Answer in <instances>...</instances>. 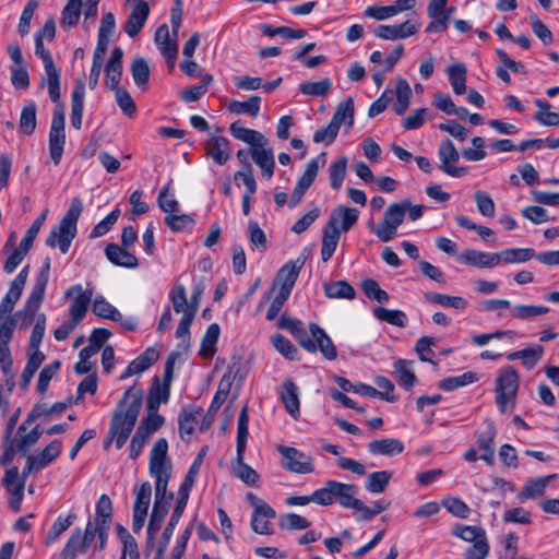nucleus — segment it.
Returning a JSON list of instances; mask_svg holds the SVG:
<instances>
[{
    "label": "nucleus",
    "mask_w": 559,
    "mask_h": 559,
    "mask_svg": "<svg viewBox=\"0 0 559 559\" xmlns=\"http://www.w3.org/2000/svg\"><path fill=\"white\" fill-rule=\"evenodd\" d=\"M144 391L135 385L124 391L114 409L109 430L111 437H118L117 449L120 450L133 431L143 403Z\"/></svg>",
    "instance_id": "nucleus-1"
},
{
    "label": "nucleus",
    "mask_w": 559,
    "mask_h": 559,
    "mask_svg": "<svg viewBox=\"0 0 559 559\" xmlns=\"http://www.w3.org/2000/svg\"><path fill=\"white\" fill-rule=\"evenodd\" d=\"M359 211L354 207L338 205L330 214L323 228L321 259L328 262L334 254L341 238V233L348 231L357 223Z\"/></svg>",
    "instance_id": "nucleus-2"
},
{
    "label": "nucleus",
    "mask_w": 559,
    "mask_h": 559,
    "mask_svg": "<svg viewBox=\"0 0 559 559\" xmlns=\"http://www.w3.org/2000/svg\"><path fill=\"white\" fill-rule=\"evenodd\" d=\"M83 207L81 198L75 197L71 200L70 206L59 225L52 228L46 238V245L48 247H58L62 253L69 251L71 242L76 236V224Z\"/></svg>",
    "instance_id": "nucleus-3"
},
{
    "label": "nucleus",
    "mask_w": 559,
    "mask_h": 559,
    "mask_svg": "<svg viewBox=\"0 0 559 559\" xmlns=\"http://www.w3.org/2000/svg\"><path fill=\"white\" fill-rule=\"evenodd\" d=\"M249 417L247 413V407H242L238 417L237 424V455L233 461L231 469L233 474L243 481L246 485L251 487H258L260 476L255 469H253L250 465L246 464L243 461V454L246 451L247 439L249 435L248 430Z\"/></svg>",
    "instance_id": "nucleus-4"
},
{
    "label": "nucleus",
    "mask_w": 559,
    "mask_h": 559,
    "mask_svg": "<svg viewBox=\"0 0 559 559\" xmlns=\"http://www.w3.org/2000/svg\"><path fill=\"white\" fill-rule=\"evenodd\" d=\"M358 490L356 485L328 480L324 487L319 488L320 506L326 507L336 502L343 508L355 510L359 506V499L356 498Z\"/></svg>",
    "instance_id": "nucleus-5"
},
{
    "label": "nucleus",
    "mask_w": 559,
    "mask_h": 559,
    "mask_svg": "<svg viewBox=\"0 0 559 559\" xmlns=\"http://www.w3.org/2000/svg\"><path fill=\"white\" fill-rule=\"evenodd\" d=\"M520 385V378L516 370L507 366L499 370L496 379V404L498 409L504 414L508 408H513Z\"/></svg>",
    "instance_id": "nucleus-6"
},
{
    "label": "nucleus",
    "mask_w": 559,
    "mask_h": 559,
    "mask_svg": "<svg viewBox=\"0 0 559 559\" xmlns=\"http://www.w3.org/2000/svg\"><path fill=\"white\" fill-rule=\"evenodd\" d=\"M35 53L43 60L46 78H41L40 87L47 85L49 98L57 103L60 99V71L56 68L49 50L44 46L41 34L35 36Z\"/></svg>",
    "instance_id": "nucleus-7"
},
{
    "label": "nucleus",
    "mask_w": 559,
    "mask_h": 559,
    "mask_svg": "<svg viewBox=\"0 0 559 559\" xmlns=\"http://www.w3.org/2000/svg\"><path fill=\"white\" fill-rule=\"evenodd\" d=\"M408 204L392 203L384 212L383 219L371 231L382 241L389 242L397 235V228L403 224Z\"/></svg>",
    "instance_id": "nucleus-8"
},
{
    "label": "nucleus",
    "mask_w": 559,
    "mask_h": 559,
    "mask_svg": "<svg viewBox=\"0 0 559 559\" xmlns=\"http://www.w3.org/2000/svg\"><path fill=\"white\" fill-rule=\"evenodd\" d=\"M205 290V283L203 280H200L199 282L194 283L192 293L189 299L190 307L189 312L187 313L186 318H180L179 324L176 330V337L180 340V343L178 344V348L182 349L183 352H187L190 347V326L194 320V317L198 312L202 296Z\"/></svg>",
    "instance_id": "nucleus-9"
},
{
    "label": "nucleus",
    "mask_w": 559,
    "mask_h": 559,
    "mask_svg": "<svg viewBox=\"0 0 559 559\" xmlns=\"http://www.w3.org/2000/svg\"><path fill=\"white\" fill-rule=\"evenodd\" d=\"M309 333L302 340L300 346L308 353L320 352L328 360L337 357V350L326 332L317 323H309Z\"/></svg>",
    "instance_id": "nucleus-10"
},
{
    "label": "nucleus",
    "mask_w": 559,
    "mask_h": 559,
    "mask_svg": "<svg viewBox=\"0 0 559 559\" xmlns=\"http://www.w3.org/2000/svg\"><path fill=\"white\" fill-rule=\"evenodd\" d=\"M49 274H50V260L49 258H46L43 265L40 266V270L38 271L35 283L32 287L31 294L26 300L25 304V314L27 317V320L24 321L23 325H26L28 322H31L35 316L37 310L39 309L44 297L46 287L49 281Z\"/></svg>",
    "instance_id": "nucleus-11"
},
{
    "label": "nucleus",
    "mask_w": 559,
    "mask_h": 559,
    "mask_svg": "<svg viewBox=\"0 0 559 559\" xmlns=\"http://www.w3.org/2000/svg\"><path fill=\"white\" fill-rule=\"evenodd\" d=\"M246 499L249 504L253 508L251 516V528L257 534L271 535L273 530L271 528L270 520L275 519V510L267 504L263 499L255 496L253 492H248Z\"/></svg>",
    "instance_id": "nucleus-12"
},
{
    "label": "nucleus",
    "mask_w": 559,
    "mask_h": 559,
    "mask_svg": "<svg viewBox=\"0 0 559 559\" xmlns=\"http://www.w3.org/2000/svg\"><path fill=\"white\" fill-rule=\"evenodd\" d=\"M64 126H66L64 108L62 105H58V106H56V108L53 110L51 126H50V130H49V154H50V157L56 166L60 164V160H61L62 154H63V150H64V144H66Z\"/></svg>",
    "instance_id": "nucleus-13"
},
{
    "label": "nucleus",
    "mask_w": 559,
    "mask_h": 559,
    "mask_svg": "<svg viewBox=\"0 0 559 559\" xmlns=\"http://www.w3.org/2000/svg\"><path fill=\"white\" fill-rule=\"evenodd\" d=\"M168 442L165 438H159L154 443L148 463V472L155 481L169 480L171 476V465L167 456Z\"/></svg>",
    "instance_id": "nucleus-14"
},
{
    "label": "nucleus",
    "mask_w": 559,
    "mask_h": 559,
    "mask_svg": "<svg viewBox=\"0 0 559 559\" xmlns=\"http://www.w3.org/2000/svg\"><path fill=\"white\" fill-rule=\"evenodd\" d=\"M460 153L450 139L443 140L438 148V157L440 160L439 168L448 176L461 178L467 175V167H459L455 164L460 160Z\"/></svg>",
    "instance_id": "nucleus-15"
},
{
    "label": "nucleus",
    "mask_w": 559,
    "mask_h": 559,
    "mask_svg": "<svg viewBox=\"0 0 559 559\" xmlns=\"http://www.w3.org/2000/svg\"><path fill=\"white\" fill-rule=\"evenodd\" d=\"M278 452L283 456L282 466L293 473L309 474L314 471L313 459L302 451L286 445H278Z\"/></svg>",
    "instance_id": "nucleus-16"
},
{
    "label": "nucleus",
    "mask_w": 559,
    "mask_h": 559,
    "mask_svg": "<svg viewBox=\"0 0 559 559\" xmlns=\"http://www.w3.org/2000/svg\"><path fill=\"white\" fill-rule=\"evenodd\" d=\"M23 289V287L11 282L9 290L0 302V332L14 333L16 320L11 312L19 301Z\"/></svg>",
    "instance_id": "nucleus-17"
},
{
    "label": "nucleus",
    "mask_w": 559,
    "mask_h": 559,
    "mask_svg": "<svg viewBox=\"0 0 559 559\" xmlns=\"http://www.w3.org/2000/svg\"><path fill=\"white\" fill-rule=\"evenodd\" d=\"M93 288L83 289L81 284H75L68 288L64 293V298H72L69 307V316L81 322L88 309L92 301Z\"/></svg>",
    "instance_id": "nucleus-18"
},
{
    "label": "nucleus",
    "mask_w": 559,
    "mask_h": 559,
    "mask_svg": "<svg viewBox=\"0 0 559 559\" xmlns=\"http://www.w3.org/2000/svg\"><path fill=\"white\" fill-rule=\"evenodd\" d=\"M418 31V25L407 20L396 25H378L374 29V35L384 40L404 39L415 35Z\"/></svg>",
    "instance_id": "nucleus-19"
},
{
    "label": "nucleus",
    "mask_w": 559,
    "mask_h": 559,
    "mask_svg": "<svg viewBox=\"0 0 559 559\" xmlns=\"http://www.w3.org/2000/svg\"><path fill=\"white\" fill-rule=\"evenodd\" d=\"M457 261L462 264L479 269H491L499 264V257L497 252L490 253L475 249H467L459 254Z\"/></svg>",
    "instance_id": "nucleus-20"
},
{
    "label": "nucleus",
    "mask_w": 559,
    "mask_h": 559,
    "mask_svg": "<svg viewBox=\"0 0 559 559\" xmlns=\"http://www.w3.org/2000/svg\"><path fill=\"white\" fill-rule=\"evenodd\" d=\"M154 40L160 53L170 63V67L174 68L178 53V44L176 39L170 37L167 24H162L157 27Z\"/></svg>",
    "instance_id": "nucleus-21"
},
{
    "label": "nucleus",
    "mask_w": 559,
    "mask_h": 559,
    "mask_svg": "<svg viewBox=\"0 0 559 559\" xmlns=\"http://www.w3.org/2000/svg\"><path fill=\"white\" fill-rule=\"evenodd\" d=\"M280 399L284 405L285 411L294 419H298L300 416L299 390L293 380L288 379L282 383Z\"/></svg>",
    "instance_id": "nucleus-22"
},
{
    "label": "nucleus",
    "mask_w": 559,
    "mask_h": 559,
    "mask_svg": "<svg viewBox=\"0 0 559 559\" xmlns=\"http://www.w3.org/2000/svg\"><path fill=\"white\" fill-rule=\"evenodd\" d=\"M97 525V523L93 522L91 519L87 521L84 534L81 533V538L83 540V548H90L95 539L97 538L98 543L94 546L95 550L103 551L108 542L109 531L110 528Z\"/></svg>",
    "instance_id": "nucleus-23"
},
{
    "label": "nucleus",
    "mask_w": 559,
    "mask_h": 559,
    "mask_svg": "<svg viewBox=\"0 0 559 559\" xmlns=\"http://www.w3.org/2000/svg\"><path fill=\"white\" fill-rule=\"evenodd\" d=\"M496 428L491 421H488L485 429L477 432V445L483 452L480 459L484 460L488 465L493 464L495 460V439Z\"/></svg>",
    "instance_id": "nucleus-24"
},
{
    "label": "nucleus",
    "mask_w": 559,
    "mask_h": 559,
    "mask_svg": "<svg viewBox=\"0 0 559 559\" xmlns=\"http://www.w3.org/2000/svg\"><path fill=\"white\" fill-rule=\"evenodd\" d=\"M150 14L148 4L145 1H140L132 9L124 24V32L131 38L135 37L143 28Z\"/></svg>",
    "instance_id": "nucleus-25"
},
{
    "label": "nucleus",
    "mask_w": 559,
    "mask_h": 559,
    "mask_svg": "<svg viewBox=\"0 0 559 559\" xmlns=\"http://www.w3.org/2000/svg\"><path fill=\"white\" fill-rule=\"evenodd\" d=\"M159 357L158 352L153 348H146L140 356L133 359L124 371L121 373L120 379L124 380L133 374H140L148 369Z\"/></svg>",
    "instance_id": "nucleus-26"
},
{
    "label": "nucleus",
    "mask_w": 559,
    "mask_h": 559,
    "mask_svg": "<svg viewBox=\"0 0 559 559\" xmlns=\"http://www.w3.org/2000/svg\"><path fill=\"white\" fill-rule=\"evenodd\" d=\"M122 57H123L122 49L119 47H116L111 51V56L105 67L106 84L112 91H115L117 88H121L119 86V83H120L121 75H122Z\"/></svg>",
    "instance_id": "nucleus-27"
},
{
    "label": "nucleus",
    "mask_w": 559,
    "mask_h": 559,
    "mask_svg": "<svg viewBox=\"0 0 559 559\" xmlns=\"http://www.w3.org/2000/svg\"><path fill=\"white\" fill-rule=\"evenodd\" d=\"M128 248L120 247L117 243H108L105 248L107 259L115 265L135 269L139 265L138 258L127 250Z\"/></svg>",
    "instance_id": "nucleus-28"
},
{
    "label": "nucleus",
    "mask_w": 559,
    "mask_h": 559,
    "mask_svg": "<svg viewBox=\"0 0 559 559\" xmlns=\"http://www.w3.org/2000/svg\"><path fill=\"white\" fill-rule=\"evenodd\" d=\"M228 146V139L221 135L210 138L204 144L206 155L218 165H225L228 162L230 157Z\"/></svg>",
    "instance_id": "nucleus-29"
},
{
    "label": "nucleus",
    "mask_w": 559,
    "mask_h": 559,
    "mask_svg": "<svg viewBox=\"0 0 559 559\" xmlns=\"http://www.w3.org/2000/svg\"><path fill=\"white\" fill-rule=\"evenodd\" d=\"M265 145L260 144L259 146L250 147V154L254 163L261 168L262 176L271 179L274 174L275 160L272 148L265 147Z\"/></svg>",
    "instance_id": "nucleus-30"
},
{
    "label": "nucleus",
    "mask_w": 559,
    "mask_h": 559,
    "mask_svg": "<svg viewBox=\"0 0 559 559\" xmlns=\"http://www.w3.org/2000/svg\"><path fill=\"white\" fill-rule=\"evenodd\" d=\"M169 480L155 481V497L153 503V510L151 514H156L165 520L171 501L174 500V493L167 491Z\"/></svg>",
    "instance_id": "nucleus-31"
},
{
    "label": "nucleus",
    "mask_w": 559,
    "mask_h": 559,
    "mask_svg": "<svg viewBox=\"0 0 559 559\" xmlns=\"http://www.w3.org/2000/svg\"><path fill=\"white\" fill-rule=\"evenodd\" d=\"M404 449V443L395 438H383L368 443V451L372 455L395 456L401 454Z\"/></svg>",
    "instance_id": "nucleus-32"
},
{
    "label": "nucleus",
    "mask_w": 559,
    "mask_h": 559,
    "mask_svg": "<svg viewBox=\"0 0 559 559\" xmlns=\"http://www.w3.org/2000/svg\"><path fill=\"white\" fill-rule=\"evenodd\" d=\"M452 534L465 542L473 543V545L480 544L490 549L486 531L479 526L456 524L452 530Z\"/></svg>",
    "instance_id": "nucleus-33"
},
{
    "label": "nucleus",
    "mask_w": 559,
    "mask_h": 559,
    "mask_svg": "<svg viewBox=\"0 0 559 559\" xmlns=\"http://www.w3.org/2000/svg\"><path fill=\"white\" fill-rule=\"evenodd\" d=\"M229 132L235 139L249 144L250 147L267 144V140L261 132L246 128L239 121L230 124Z\"/></svg>",
    "instance_id": "nucleus-34"
},
{
    "label": "nucleus",
    "mask_w": 559,
    "mask_h": 559,
    "mask_svg": "<svg viewBox=\"0 0 559 559\" xmlns=\"http://www.w3.org/2000/svg\"><path fill=\"white\" fill-rule=\"evenodd\" d=\"M302 262L299 260L288 261L277 272V280L281 282L280 289L292 293L295 283L298 278Z\"/></svg>",
    "instance_id": "nucleus-35"
},
{
    "label": "nucleus",
    "mask_w": 559,
    "mask_h": 559,
    "mask_svg": "<svg viewBox=\"0 0 559 559\" xmlns=\"http://www.w3.org/2000/svg\"><path fill=\"white\" fill-rule=\"evenodd\" d=\"M170 388L162 384L158 377H155L146 399V409L158 412L159 406L168 402Z\"/></svg>",
    "instance_id": "nucleus-36"
},
{
    "label": "nucleus",
    "mask_w": 559,
    "mask_h": 559,
    "mask_svg": "<svg viewBox=\"0 0 559 559\" xmlns=\"http://www.w3.org/2000/svg\"><path fill=\"white\" fill-rule=\"evenodd\" d=\"M221 334V328L217 323L207 326L200 344L199 355L205 359H211L216 353V344Z\"/></svg>",
    "instance_id": "nucleus-37"
},
{
    "label": "nucleus",
    "mask_w": 559,
    "mask_h": 559,
    "mask_svg": "<svg viewBox=\"0 0 559 559\" xmlns=\"http://www.w3.org/2000/svg\"><path fill=\"white\" fill-rule=\"evenodd\" d=\"M261 102V97L257 95L250 96L247 100L233 99L228 104V110L235 115H248L255 118L260 114Z\"/></svg>",
    "instance_id": "nucleus-38"
},
{
    "label": "nucleus",
    "mask_w": 559,
    "mask_h": 559,
    "mask_svg": "<svg viewBox=\"0 0 559 559\" xmlns=\"http://www.w3.org/2000/svg\"><path fill=\"white\" fill-rule=\"evenodd\" d=\"M76 513H69L68 515L60 514L53 524L50 526L45 539L44 544L46 546H50L56 543L59 537L70 527L76 520Z\"/></svg>",
    "instance_id": "nucleus-39"
},
{
    "label": "nucleus",
    "mask_w": 559,
    "mask_h": 559,
    "mask_svg": "<svg viewBox=\"0 0 559 559\" xmlns=\"http://www.w3.org/2000/svg\"><path fill=\"white\" fill-rule=\"evenodd\" d=\"M556 477V474L548 475L538 478H528L522 491L519 493V498L523 499H535L539 498L545 493L548 483Z\"/></svg>",
    "instance_id": "nucleus-40"
},
{
    "label": "nucleus",
    "mask_w": 559,
    "mask_h": 559,
    "mask_svg": "<svg viewBox=\"0 0 559 559\" xmlns=\"http://www.w3.org/2000/svg\"><path fill=\"white\" fill-rule=\"evenodd\" d=\"M114 516L112 501L108 495L103 493L95 504V518L92 520L97 525L110 528Z\"/></svg>",
    "instance_id": "nucleus-41"
},
{
    "label": "nucleus",
    "mask_w": 559,
    "mask_h": 559,
    "mask_svg": "<svg viewBox=\"0 0 559 559\" xmlns=\"http://www.w3.org/2000/svg\"><path fill=\"white\" fill-rule=\"evenodd\" d=\"M201 408L187 406L181 409L178 416L179 433L183 439L193 433L194 427L198 423V416L201 414Z\"/></svg>",
    "instance_id": "nucleus-42"
},
{
    "label": "nucleus",
    "mask_w": 559,
    "mask_h": 559,
    "mask_svg": "<svg viewBox=\"0 0 559 559\" xmlns=\"http://www.w3.org/2000/svg\"><path fill=\"white\" fill-rule=\"evenodd\" d=\"M323 290L331 299H354L356 297L355 288L346 281H336L323 284Z\"/></svg>",
    "instance_id": "nucleus-43"
},
{
    "label": "nucleus",
    "mask_w": 559,
    "mask_h": 559,
    "mask_svg": "<svg viewBox=\"0 0 559 559\" xmlns=\"http://www.w3.org/2000/svg\"><path fill=\"white\" fill-rule=\"evenodd\" d=\"M413 361L406 359H397L394 362V370L396 373V381L399 385L404 388L406 391L413 389L416 382V376L412 369Z\"/></svg>",
    "instance_id": "nucleus-44"
},
{
    "label": "nucleus",
    "mask_w": 559,
    "mask_h": 559,
    "mask_svg": "<svg viewBox=\"0 0 559 559\" xmlns=\"http://www.w3.org/2000/svg\"><path fill=\"white\" fill-rule=\"evenodd\" d=\"M425 299L430 304L456 310H465L468 306V301L463 297L439 293H427L425 294Z\"/></svg>",
    "instance_id": "nucleus-45"
},
{
    "label": "nucleus",
    "mask_w": 559,
    "mask_h": 559,
    "mask_svg": "<svg viewBox=\"0 0 559 559\" xmlns=\"http://www.w3.org/2000/svg\"><path fill=\"white\" fill-rule=\"evenodd\" d=\"M372 313L379 321L386 322L397 328H405L408 323V318L402 310L377 307L372 310Z\"/></svg>",
    "instance_id": "nucleus-46"
},
{
    "label": "nucleus",
    "mask_w": 559,
    "mask_h": 559,
    "mask_svg": "<svg viewBox=\"0 0 559 559\" xmlns=\"http://www.w3.org/2000/svg\"><path fill=\"white\" fill-rule=\"evenodd\" d=\"M14 333H7L5 331L0 332V369L5 376H14L13 359L10 350V342L13 338Z\"/></svg>",
    "instance_id": "nucleus-47"
},
{
    "label": "nucleus",
    "mask_w": 559,
    "mask_h": 559,
    "mask_svg": "<svg viewBox=\"0 0 559 559\" xmlns=\"http://www.w3.org/2000/svg\"><path fill=\"white\" fill-rule=\"evenodd\" d=\"M189 498H183V496H179L176 506L174 508V511L171 513L170 520L167 523L166 527L164 528L163 535H162V542L160 544L164 545V547H167L173 533L175 531V527L177 526L180 518L182 516L185 509L187 507Z\"/></svg>",
    "instance_id": "nucleus-48"
},
{
    "label": "nucleus",
    "mask_w": 559,
    "mask_h": 559,
    "mask_svg": "<svg viewBox=\"0 0 559 559\" xmlns=\"http://www.w3.org/2000/svg\"><path fill=\"white\" fill-rule=\"evenodd\" d=\"M535 105L538 110L536 111L534 119L542 126L557 127L559 126V112L551 111V105L545 99H535Z\"/></svg>",
    "instance_id": "nucleus-49"
},
{
    "label": "nucleus",
    "mask_w": 559,
    "mask_h": 559,
    "mask_svg": "<svg viewBox=\"0 0 559 559\" xmlns=\"http://www.w3.org/2000/svg\"><path fill=\"white\" fill-rule=\"evenodd\" d=\"M87 547L83 549V540L81 538V528L76 527L72 531L63 549L61 550V559H75L78 554H86Z\"/></svg>",
    "instance_id": "nucleus-50"
},
{
    "label": "nucleus",
    "mask_w": 559,
    "mask_h": 559,
    "mask_svg": "<svg viewBox=\"0 0 559 559\" xmlns=\"http://www.w3.org/2000/svg\"><path fill=\"white\" fill-rule=\"evenodd\" d=\"M82 13L81 0H68L66 7L62 9L60 25L64 29L74 27L80 20Z\"/></svg>",
    "instance_id": "nucleus-51"
},
{
    "label": "nucleus",
    "mask_w": 559,
    "mask_h": 559,
    "mask_svg": "<svg viewBox=\"0 0 559 559\" xmlns=\"http://www.w3.org/2000/svg\"><path fill=\"white\" fill-rule=\"evenodd\" d=\"M447 73L449 75V81L452 86L453 92L456 95H462L466 92V73L467 69L463 63H456L450 66L447 69Z\"/></svg>",
    "instance_id": "nucleus-52"
},
{
    "label": "nucleus",
    "mask_w": 559,
    "mask_h": 559,
    "mask_svg": "<svg viewBox=\"0 0 559 559\" xmlns=\"http://www.w3.org/2000/svg\"><path fill=\"white\" fill-rule=\"evenodd\" d=\"M392 476L393 473L390 471L373 472L367 476L365 488L371 493H381L386 489Z\"/></svg>",
    "instance_id": "nucleus-53"
},
{
    "label": "nucleus",
    "mask_w": 559,
    "mask_h": 559,
    "mask_svg": "<svg viewBox=\"0 0 559 559\" xmlns=\"http://www.w3.org/2000/svg\"><path fill=\"white\" fill-rule=\"evenodd\" d=\"M330 122L334 123L338 130L344 122H347L349 127L354 124V100L352 97L338 104Z\"/></svg>",
    "instance_id": "nucleus-54"
},
{
    "label": "nucleus",
    "mask_w": 559,
    "mask_h": 559,
    "mask_svg": "<svg viewBox=\"0 0 559 559\" xmlns=\"http://www.w3.org/2000/svg\"><path fill=\"white\" fill-rule=\"evenodd\" d=\"M169 300L173 304L176 313H182L181 318H186L189 312L190 302L187 298L186 287L182 284H176L169 292Z\"/></svg>",
    "instance_id": "nucleus-55"
},
{
    "label": "nucleus",
    "mask_w": 559,
    "mask_h": 559,
    "mask_svg": "<svg viewBox=\"0 0 559 559\" xmlns=\"http://www.w3.org/2000/svg\"><path fill=\"white\" fill-rule=\"evenodd\" d=\"M276 325L278 329L287 330L296 338L299 345L308 333L304 323L299 319L290 318L285 313L281 316Z\"/></svg>",
    "instance_id": "nucleus-56"
},
{
    "label": "nucleus",
    "mask_w": 559,
    "mask_h": 559,
    "mask_svg": "<svg viewBox=\"0 0 559 559\" xmlns=\"http://www.w3.org/2000/svg\"><path fill=\"white\" fill-rule=\"evenodd\" d=\"M499 262L504 263H523L535 258V250L531 248H512L497 252Z\"/></svg>",
    "instance_id": "nucleus-57"
},
{
    "label": "nucleus",
    "mask_w": 559,
    "mask_h": 559,
    "mask_svg": "<svg viewBox=\"0 0 559 559\" xmlns=\"http://www.w3.org/2000/svg\"><path fill=\"white\" fill-rule=\"evenodd\" d=\"M478 380V376L475 372L467 371L460 376L448 377L439 382V389L443 391H453L459 388L472 384Z\"/></svg>",
    "instance_id": "nucleus-58"
},
{
    "label": "nucleus",
    "mask_w": 559,
    "mask_h": 559,
    "mask_svg": "<svg viewBox=\"0 0 559 559\" xmlns=\"http://www.w3.org/2000/svg\"><path fill=\"white\" fill-rule=\"evenodd\" d=\"M36 104L31 102L23 107L20 117L19 129L25 135H31L36 129Z\"/></svg>",
    "instance_id": "nucleus-59"
},
{
    "label": "nucleus",
    "mask_w": 559,
    "mask_h": 559,
    "mask_svg": "<svg viewBox=\"0 0 559 559\" xmlns=\"http://www.w3.org/2000/svg\"><path fill=\"white\" fill-rule=\"evenodd\" d=\"M212 81L213 76L211 74L203 75L199 84L180 92L181 99L186 103L198 102L207 92V87Z\"/></svg>",
    "instance_id": "nucleus-60"
},
{
    "label": "nucleus",
    "mask_w": 559,
    "mask_h": 559,
    "mask_svg": "<svg viewBox=\"0 0 559 559\" xmlns=\"http://www.w3.org/2000/svg\"><path fill=\"white\" fill-rule=\"evenodd\" d=\"M135 500L133 503V513L147 514L152 498V486L148 481H143L141 486L134 490Z\"/></svg>",
    "instance_id": "nucleus-61"
},
{
    "label": "nucleus",
    "mask_w": 559,
    "mask_h": 559,
    "mask_svg": "<svg viewBox=\"0 0 559 559\" xmlns=\"http://www.w3.org/2000/svg\"><path fill=\"white\" fill-rule=\"evenodd\" d=\"M62 444L59 440L51 441L45 449L41 450L37 455H33L37 464V468H45L51 462H53L61 453Z\"/></svg>",
    "instance_id": "nucleus-62"
},
{
    "label": "nucleus",
    "mask_w": 559,
    "mask_h": 559,
    "mask_svg": "<svg viewBox=\"0 0 559 559\" xmlns=\"http://www.w3.org/2000/svg\"><path fill=\"white\" fill-rule=\"evenodd\" d=\"M92 311L95 316L103 319H108L111 321L120 319V311L110 302H108L102 295L95 297Z\"/></svg>",
    "instance_id": "nucleus-63"
},
{
    "label": "nucleus",
    "mask_w": 559,
    "mask_h": 559,
    "mask_svg": "<svg viewBox=\"0 0 559 559\" xmlns=\"http://www.w3.org/2000/svg\"><path fill=\"white\" fill-rule=\"evenodd\" d=\"M130 71L133 81L138 87L144 88L150 80V67L144 58H135L131 66Z\"/></svg>",
    "instance_id": "nucleus-64"
}]
</instances>
